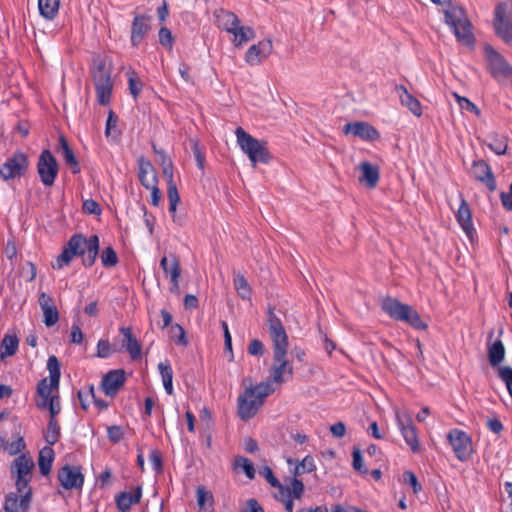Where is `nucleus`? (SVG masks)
<instances>
[{"label": "nucleus", "instance_id": "nucleus-55", "mask_svg": "<svg viewBox=\"0 0 512 512\" xmlns=\"http://www.w3.org/2000/svg\"><path fill=\"white\" fill-rule=\"evenodd\" d=\"M159 42L165 47L172 48L173 37L171 31L166 27H161L159 30Z\"/></svg>", "mask_w": 512, "mask_h": 512}, {"label": "nucleus", "instance_id": "nucleus-35", "mask_svg": "<svg viewBox=\"0 0 512 512\" xmlns=\"http://www.w3.org/2000/svg\"><path fill=\"white\" fill-rule=\"evenodd\" d=\"M196 496L200 510L206 512L213 510L214 499L210 491H207L203 486H199L196 491Z\"/></svg>", "mask_w": 512, "mask_h": 512}, {"label": "nucleus", "instance_id": "nucleus-33", "mask_svg": "<svg viewBox=\"0 0 512 512\" xmlns=\"http://www.w3.org/2000/svg\"><path fill=\"white\" fill-rule=\"evenodd\" d=\"M508 137L497 133L490 134L487 138L488 147L498 155L505 154L508 149Z\"/></svg>", "mask_w": 512, "mask_h": 512}, {"label": "nucleus", "instance_id": "nucleus-63", "mask_svg": "<svg viewBox=\"0 0 512 512\" xmlns=\"http://www.w3.org/2000/svg\"><path fill=\"white\" fill-rule=\"evenodd\" d=\"M128 84L130 93L133 95L134 98H137L142 89L141 81L135 78L134 76H130L128 79Z\"/></svg>", "mask_w": 512, "mask_h": 512}, {"label": "nucleus", "instance_id": "nucleus-32", "mask_svg": "<svg viewBox=\"0 0 512 512\" xmlns=\"http://www.w3.org/2000/svg\"><path fill=\"white\" fill-rule=\"evenodd\" d=\"M234 288L240 298L250 300L252 289L245 276L240 272H234Z\"/></svg>", "mask_w": 512, "mask_h": 512}, {"label": "nucleus", "instance_id": "nucleus-6", "mask_svg": "<svg viewBox=\"0 0 512 512\" xmlns=\"http://www.w3.org/2000/svg\"><path fill=\"white\" fill-rule=\"evenodd\" d=\"M47 369L49 371V382L47 378L39 381L37 385V394L41 398L37 401V407L40 409H48L49 399L52 391L57 390L60 381V363L55 355L48 358Z\"/></svg>", "mask_w": 512, "mask_h": 512}, {"label": "nucleus", "instance_id": "nucleus-59", "mask_svg": "<svg viewBox=\"0 0 512 512\" xmlns=\"http://www.w3.org/2000/svg\"><path fill=\"white\" fill-rule=\"evenodd\" d=\"M48 410L50 412V417L56 418V415L61 411V405L59 401L58 395H52L49 399Z\"/></svg>", "mask_w": 512, "mask_h": 512}, {"label": "nucleus", "instance_id": "nucleus-50", "mask_svg": "<svg viewBox=\"0 0 512 512\" xmlns=\"http://www.w3.org/2000/svg\"><path fill=\"white\" fill-rule=\"evenodd\" d=\"M453 95L456 98V101L458 102L461 109L472 112L477 116L480 115L479 108L474 103H472L468 98L462 97V96L458 95L457 93H453Z\"/></svg>", "mask_w": 512, "mask_h": 512}, {"label": "nucleus", "instance_id": "nucleus-5", "mask_svg": "<svg viewBox=\"0 0 512 512\" xmlns=\"http://www.w3.org/2000/svg\"><path fill=\"white\" fill-rule=\"evenodd\" d=\"M235 135L238 145L248 156L253 167H256L257 163L267 164L271 160V155L265 142H260L248 134L242 127L236 129Z\"/></svg>", "mask_w": 512, "mask_h": 512}, {"label": "nucleus", "instance_id": "nucleus-58", "mask_svg": "<svg viewBox=\"0 0 512 512\" xmlns=\"http://www.w3.org/2000/svg\"><path fill=\"white\" fill-rule=\"evenodd\" d=\"M111 354V346L107 340H99L97 344V356L107 358Z\"/></svg>", "mask_w": 512, "mask_h": 512}, {"label": "nucleus", "instance_id": "nucleus-26", "mask_svg": "<svg viewBox=\"0 0 512 512\" xmlns=\"http://www.w3.org/2000/svg\"><path fill=\"white\" fill-rule=\"evenodd\" d=\"M149 17L146 18L145 16L136 15L132 22L131 27V42L133 46H138L139 43L144 39L146 36L149 25H148Z\"/></svg>", "mask_w": 512, "mask_h": 512}, {"label": "nucleus", "instance_id": "nucleus-23", "mask_svg": "<svg viewBox=\"0 0 512 512\" xmlns=\"http://www.w3.org/2000/svg\"><path fill=\"white\" fill-rule=\"evenodd\" d=\"M473 177L483 182L490 191L496 189V182L489 165L483 161H474L471 169Z\"/></svg>", "mask_w": 512, "mask_h": 512}, {"label": "nucleus", "instance_id": "nucleus-12", "mask_svg": "<svg viewBox=\"0 0 512 512\" xmlns=\"http://www.w3.org/2000/svg\"><path fill=\"white\" fill-rule=\"evenodd\" d=\"M58 170V163L53 154L48 149L43 150L37 162V172L41 182L45 186H52L58 175Z\"/></svg>", "mask_w": 512, "mask_h": 512}, {"label": "nucleus", "instance_id": "nucleus-18", "mask_svg": "<svg viewBox=\"0 0 512 512\" xmlns=\"http://www.w3.org/2000/svg\"><path fill=\"white\" fill-rule=\"evenodd\" d=\"M272 50V41L262 40L247 50L245 60L251 66L258 65L272 53Z\"/></svg>", "mask_w": 512, "mask_h": 512}, {"label": "nucleus", "instance_id": "nucleus-57", "mask_svg": "<svg viewBox=\"0 0 512 512\" xmlns=\"http://www.w3.org/2000/svg\"><path fill=\"white\" fill-rule=\"evenodd\" d=\"M404 481L412 486L413 492L417 494L419 491H421L422 487L420 483L417 480L416 475L411 471H406L403 474Z\"/></svg>", "mask_w": 512, "mask_h": 512}, {"label": "nucleus", "instance_id": "nucleus-41", "mask_svg": "<svg viewBox=\"0 0 512 512\" xmlns=\"http://www.w3.org/2000/svg\"><path fill=\"white\" fill-rule=\"evenodd\" d=\"M18 344L19 340L17 336L6 335L1 342V346L4 348V351H1V358L14 355L17 351Z\"/></svg>", "mask_w": 512, "mask_h": 512}, {"label": "nucleus", "instance_id": "nucleus-49", "mask_svg": "<svg viewBox=\"0 0 512 512\" xmlns=\"http://www.w3.org/2000/svg\"><path fill=\"white\" fill-rule=\"evenodd\" d=\"M260 474L263 475L269 484L272 487H276L279 489L280 494H284L285 487L278 481V479L274 476L272 469L268 466L263 467L260 471Z\"/></svg>", "mask_w": 512, "mask_h": 512}, {"label": "nucleus", "instance_id": "nucleus-38", "mask_svg": "<svg viewBox=\"0 0 512 512\" xmlns=\"http://www.w3.org/2000/svg\"><path fill=\"white\" fill-rule=\"evenodd\" d=\"M14 465L19 478H30L31 470L34 466V463L30 458H27L25 455H21L15 459Z\"/></svg>", "mask_w": 512, "mask_h": 512}, {"label": "nucleus", "instance_id": "nucleus-43", "mask_svg": "<svg viewBox=\"0 0 512 512\" xmlns=\"http://www.w3.org/2000/svg\"><path fill=\"white\" fill-rule=\"evenodd\" d=\"M101 262L105 267H114L118 263V256L112 247H106L101 255Z\"/></svg>", "mask_w": 512, "mask_h": 512}, {"label": "nucleus", "instance_id": "nucleus-48", "mask_svg": "<svg viewBox=\"0 0 512 512\" xmlns=\"http://www.w3.org/2000/svg\"><path fill=\"white\" fill-rule=\"evenodd\" d=\"M235 465L241 467L249 479L255 478V469L253 464L243 456H237L235 458Z\"/></svg>", "mask_w": 512, "mask_h": 512}, {"label": "nucleus", "instance_id": "nucleus-40", "mask_svg": "<svg viewBox=\"0 0 512 512\" xmlns=\"http://www.w3.org/2000/svg\"><path fill=\"white\" fill-rule=\"evenodd\" d=\"M60 437V425L56 418L50 417L47 430L45 432L46 442L52 446L56 444Z\"/></svg>", "mask_w": 512, "mask_h": 512}, {"label": "nucleus", "instance_id": "nucleus-45", "mask_svg": "<svg viewBox=\"0 0 512 512\" xmlns=\"http://www.w3.org/2000/svg\"><path fill=\"white\" fill-rule=\"evenodd\" d=\"M171 338L178 345L186 346L188 344V340L186 338L185 330L179 324H173L170 327Z\"/></svg>", "mask_w": 512, "mask_h": 512}, {"label": "nucleus", "instance_id": "nucleus-30", "mask_svg": "<svg viewBox=\"0 0 512 512\" xmlns=\"http://www.w3.org/2000/svg\"><path fill=\"white\" fill-rule=\"evenodd\" d=\"M120 332L123 334L126 343L123 346L126 348L133 360L140 358L141 345L138 340L133 336L130 327H121Z\"/></svg>", "mask_w": 512, "mask_h": 512}, {"label": "nucleus", "instance_id": "nucleus-3", "mask_svg": "<svg viewBox=\"0 0 512 512\" xmlns=\"http://www.w3.org/2000/svg\"><path fill=\"white\" fill-rule=\"evenodd\" d=\"M442 12L445 24L451 29L457 41L473 48L476 38L465 8L453 0H443Z\"/></svg>", "mask_w": 512, "mask_h": 512}, {"label": "nucleus", "instance_id": "nucleus-2", "mask_svg": "<svg viewBox=\"0 0 512 512\" xmlns=\"http://www.w3.org/2000/svg\"><path fill=\"white\" fill-rule=\"evenodd\" d=\"M99 252V238L92 235L86 239L81 234L73 235L64 246L61 254L52 263L54 269H62L68 266L75 256H82L85 266H92Z\"/></svg>", "mask_w": 512, "mask_h": 512}, {"label": "nucleus", "instance_id": "nucleus-64", "mask_svg": "<svg viewBox=\"0 0 512 512\" xmlns=\"http://www.w3.org/2000/svg\"><path fill=\"white\" fill-rule=\"evenodd\" d=\"M150 462L152 464L153 469L156 472L162 471V458L158 451L153 450L149 456Z\"/></svg>", "mask_w": 512, "mask_h": 512}, {"label": "nucleus", "instance_id": "nucleus-46", "mask_svg": "<svg viewBox=\"0 0 512 512\" xmlns=\"http://www.w3.org/2000/svg\"><path fill=\"white\" fill-rule=\"evenodd\" d=\"M181 275V268L178 257L176 255L172 256V286L170 288L171 292H178L179 290V278Z\"/></svg>", "mask_w": 512, "mask_h": 512}, {"label": "nucleus", "instance_id": "nucleus-16", "mask_svg": "<svg viewBox=\"0 0 512 512\" xmlns=\"http://www.w3.org/2000/svg\"><path fill=\"white\" fill-rule=\"evenodd\" d=\"M343 133L345 135L352 134L365 141H376L380 138V134L376 128L367 122H353L347 123L343 127Z\"/></svg>", "mask_w": 512, "mask_h": 512}, {"label": "nucleus", "instance_id": "nucleus-24", "mask_svg": "<svg viewBox=\"0 0 512 512\" xmlns=\"http://www.w3.org/2000/svg\"><path fill=\"white\" fill-rule=\"evenodd\" d=\"M139 180L145 188L158 183L157 175L151 162L144 157L138 159Z\"/></svg>", "mask_w": 512, "mask_h": 512}, {"label": "nucleus", "instance_id": "nucleus-61", "mask_svg": "<svg viewBox=\"0 0 512 512\" xmlns=\"http://www.w3.org/2000/svg\"><path fill=\"white\" fill-rule=\"evenodd\" d=\"M249 354L253 356H262L264 353V345L260 340L254 339L248 346Z\"/></svg>", "mask_w": 512, "mask_h": 512}, {"label": "nucleus", "instance_id": "nucleus-21", "mask_svg": "<svg viewBox=\"0 0 512 512\" xmlns=\"http://www.w3.org/2000/svg\"><path fill=\"white\" fill-rule=\"evenodd\" d=\"M461 203L459 206V209L456 213V219L463 231L465 232L466 236L473 241V237L475 234V229L473 227L472 223V215L471 210L469 208V205L467 201L464 199L462 195H460Z\"/></svg>", "mask_w": 512, "mask_h": 512}, {"label": "nucleus", "instance_id": "nucleus-22", "mask_svg": "<svg viewBox=\"0 0 512 512\" xmlns=\"http://www.w3.org/2000/svg\"><path fill=\"white\" fill-rule=\"evenodd\" d=\"M32 491L27 490L25 494L21 495L19 501L18 494L9 493L6 495L4 511L5 512H26L30 507Z\"/></svg>", "mask_w": 512, "mask_h": 512}, {"label": "nucleus", "instance_id": "nucleus-28", "mask_svg": "<svg viewBox=\"0 0 512 512\" xmlns=\"http://www.w3.org/2000/svg\"><path fill=\"white\" fill-rule=\"evenodd\" d=\"M217 24L220 28L232 34L240 24L239 18L231 11L224 9L215 12Z\"/></svg>", "mask_w": 512, "mask_h": 512}, {"label": "nucleus", "instance_id": "nucleus-11", "mask_svg": "<svg viewBox=\"0 0 512 512\" xmlns=\"http://www.w3.org/2000/svg\"><path fill=\"white\" fill-rule=\"evenodd\" d=\"M510 14L511 9L507 2H500L495 8L493 20L494 30L496 35L506 43L512 41Z\"/></svg>", "mask_w": 512, "mask_h": 512}, {"label": "nucleus", "instance_id": "nucleus-52", "mask_svg": "<svg viewBox=\"0 0 512 512\" xmlns=\"http://www.w3.org/2000/svg\"><path fill=\"white\" fill-rule=\"evenodd\" d=\"M286 489L290 490V497L300 499L304 492V484L302 481L298 480L294 477L291 481V487H287Z\"/></svg>", "mask_w": 512, "mask_h": 512}, {"label": "nucleus", "instance_id": "nucleus-25", "mask_svg": "<svg viewBox=\"0 0 512 512\" xmlns=\"http://www.w3.org/2000/svg\"><path fill=\"white\" fill-rule=\"evenodd\" d=\"M395 89L398 93L401 104L407 107L413 115L420 117L422 115V105L419 100L410 94L403 85H398Z\"/></svg>", "mask_w": 512, "mask_h": 512}, {"label": "nucleus", "instance_id": "nucleus-19", "mask_svg": "<svg viewBox=\"0 0 512 512\" xmlns=\"http://www.w3.org/2000/svg\"><path fill=\"white\" fill-rule=\"evenodd\" d=\"M357 169L361 172L358 178L361 184L369 189H373L377 186L380 178V169L377 165L368 161H362L357 166Z\"/></svg>", "mask_w": 512, "mask_h": 512}, {"label": "nucleus", "instance_id": "nucleus-47", "mask_svg": "<svg viewBox=\"0 0 512 512\" xmlns=\"http://www.w3.org/2000/svg\"><path fill=\"white\" fill-rule=\"evenodd\" d=\"M314 469H315V464H314L312 457L307 456L295 466V468L293 470V475H294V477H297L306 472H311Z\"/></svg>", "mask_w": 512, "mask_h": 512}, {"label": "nucleus", "instance_id": "nucleus-9", "mask_svg": "<svg viewBox=\"0 0 512 512\" xmlns=\"http://www.w3.org/2000/svg\"><path fill=\"white\" fill-rule=\"evenodd\" d=\"M92 77L99 104L107 105L110 101L113 84L110 70L106 68L103 61L95 62Z\"/></svg>", "mask_w": 512, "mask_h": 512}, {"label": "nucleus", "instance_id": "nucleus-29", "mask_svg": "<svg viewBox=\"0 0 512 512\" xmlns=\"http://www.w3.org/2000/svg\"><path fill=\"white\" fill-rule=\"evenodd\" d=\"M58 152H61L66 165H68L72 169L73 174H77L80 172L78 160L63 135H61L59 138Z\"/></svg>", "mask_w": 512, "mask_h": 512}, {"label": "nucleus", "instance_id": "nucleus-51", "mask_svg": "<svg viewBox=\"0 0 512 512\" xmlns=\"http://www.w3.org/2000/svg\"><path fill=\"white\" fill-rule=\"evenodd\" d=\"M498 375L505 383L509 395L512 396V367H500Z\"/></svg>", "mask_w": 512, "mask_h": 512}, {"label": "nucleus", "instance_id": "nucleus-31", "mask_svg": "<svg viewBox=\"0 0 512 512\" xmlns=\"http://www.w3.org/2000/svg\"><path fill=\"white\" fill-rule=\"evenodd\" d=\"M54 455V450L50 445L45 446L40 450L38 456V466L42 475H48L50 473Z\"/></svg>", "mask_w": 512, "mask_h": 512}, {"label": "nucleus", "instance_id": "nucleus-54", "mask_svg": "<svg viewBox=\"0 0 512 512\" xmlns=\"http://www.w3.org/2000/svg\"><path fill=\"white\" fill-rule=\"evenodd\" d=\"M352 457H353V462H352L353 468L358 472L366 474L367 469H364V463H363V457H362L361 451L359 449L355 448L352 452Z\"/></svg>", "mask_w": 512, "mask_h": 512}, {"label": "nucleus", "instance_id": "nucleus-10", "mask_svg": "<svg viewBox=\"0 0 512 512\" xmlns=\"http://www.w3.org/2000/svg\"><path fill=\"white\" fill-rule=\"evenodd\" d=\"M28 164L27 155L16 151L0 165V177L4 181L20 178L27 172Z\"/></svg>", "mask_w": 512, "mask_h": 512}, {"label": "nucleus", "instance_id": "nucleus-7", "mask_svg": "<svg viewBox=\"0 0 512 512\" xmlns=\"http://www.w3.org/2000/svg\"><path fill=\"white\" fill-rule=\"evenodd\" d=\"M484 58L490 75L501 82L512 75V67L509 62L490 44L484 45Z\"/></svg>", "mask_w": 512, "mask_h": 512}, {"label": "nucleus", "instance_id": "nucleus-15", "mask_svg": "<svg viewBox=\"0 0 512 512\" xmlns=\"http://www.w3.org/2000/svg\"><path fill=\"white\" fill-rule=\"evenodd\" d=\"M57 478L66 490L81 489L84 483L81 469L76 466L64 465L58 470Z\"/></svg>", "mask_w": 512, "mask_h": 512}, {"label": "nucleus", "instance_id": "nucleus-42", "mask_svg": "<svg viewBox=\"0 0 512 512\" xmlns=\"http://www.w3.org/2000/svg\"><path fill=\"white\" fill-rule=\"evenodd\" d=\"M273 384L270 379L253 386V389H255V397L263 403L264 399L275 391Z\"/></svg>", "mask_w": 512, "mask_h": 512}, {"label": "nucleus", "instance_id": "nucleus-17", "mask_svg": "<svg viewBox=\"0 0 512 512\" xmlns=\"http://www.w3.org/2000/svg\"><path fill=\"white\" fill-rule=\"evenodd\" d=\"M125 379L124 370H111L103 376L101 388L106 396L114 397L123 387Z\"/></svg>", "mask_w": 512, "mask_h": 512}, {"label": "nucleus", "instance_id": "nucleus-14", "mask_svg": "<svg viewBox=\"0 0 512 512\" xmlns=\"http://www.w3.org/2000/svg\"><path fill=\"white\" fill-rule=\"evenodd\" d=\"M396 422L407 445L414 453L418 452L420 444L411 416L408 413L401 414L399 411H396Z\"/></svg>", "mask_w": 512, "mask_h": 512}, {"label": "nucleus", "instance_id": "nucleus-36", "mask_svg": "<svg viewBox=\"0 0 512 512\" xmlns=\"http://www.w3.org/2000/svg\"><path fill=\"white\" fill-rule=\"evenodd\" d=\"M505 348L501 341H496L488 348V360L492 367L498 366L504 359Z\"/></svg>", "mask_w": 512, "mask_h": 512}, {"label": "nucleus", "instance_id": "nucleus-53", "mask_svg": "<svg viewBox=\"0 0 512 512\" xmlns=\"http://www.w3.org/2000/svg\"><path fill=\"white\" fill-rule=\"evenodd\" d=\"M162 168H163V175H164V177L167 180V184L168 185L175 184V182L173 180V166H172V162L166 156L162 157Z\"/></svg>", "mask_w": 512, "mask_h": 512}, {"label": "nucleus", "instance_id": "nucleus-62", "mask_svg": "<svg viewBox=\"0 0 512 512\" xmlns=\"http://www.w3.org/2000/svg\"><path fill=\"white\" fill-rule=\"evenodd\" d=\"M83 210L88 214L99 215L101 213L99 204L93 199H87L84 201Z\"/></svg>", "mask_w": 512, "mask_h": 512}, {"label": "nucleus", "instance_id": "nucleus-1", "mask_svg": "<svg viewBox=\"0 0 512 512\" xmlns=\"http://www.w3.org/2000/svg\"><path fill=\"white\" fill-rule=\"evenodd\" d=\"M268 331L272 341L273 359L270 367V379L281 385L293 376V366L287 359L288 335L280 319L269 308Z\"/></svg>", "mask_w": 512, "mask_h": 512}, {"label": "nucleus", "instance_id": "nucleus-27", "mask_svg": "<svg viewBox=\"0 0 512 512\" xmlns=\"http://www.w3.org/2000/svg\"><path fill=\"white\" fill-rule=\"evenodd\" d=\"M142 489L138 486L134 492H121L116 496V505L121 512H127L132 505L140 502Z\"/></svg>", "mask_w": 512, "mask_h": 512}, {"label": "nucleus", "instance_id": "nucleus-39", "mask_svg": "<svg viewBox=\"0 0 512 512\" xmlns=\"http://www.w3.org/2000/svg\"><path fill=\"white\" fill-rule=\"evenodd\" d=\"M232 34L234 35L233 41L236 46H240L242 43L252 40L255 37V32L251 27L240 26V24Z\"/></svg>", "mask_w": 512, "mask_h": 512}, {"label": "nucleus", "instance_id": "nucleus-13", "mask_svg": "<svg viewBox=\"0 0 512 512\" xmlns=\"http://www.w3.org/2000/svg\"><path fill=\"white\" fill-rule=\"evenodd\" d=\"M447 438L453 448L456 457L460 461H465L471 456L472 443L471 439L465 432L454 429L448 433Z\"/></svg>", "mask_w": 512, "mask_h": 512}, {"label": "nucleus", "instance_id": "nucleus-34", "mask_svg": "<svg viewBox=\"0 0 512 512\" xmlns=\"http://www.w3.org/2000/svg\"><path fill=\"white\" fill-rule=\"evenodd\" d=\"M40 14L49 20H52L58 13L60 0H38Z\"/></svg>", "mask_w": 512, "mask_h": 512}, {"label": "nucleus", "instance_id": "nucleus-56", "mask_svg": "<svg viewBox=\"0 0 512 512\" xmlns=\"http://www.w3.org/2000/svg\"><path fill=\"white\" fill-rule=\"evenodd\" d=\"M108 438L113 443H118L123 438V429L120 426L114 425L107 429Z\"/></svg>", "mask_w": 512, "mask_h": 512}, {"label": "nucleus", "instance_id": "nucleus-44", "mask_svg": "<svg viewBox=\"0 0 512 512\" xmlns=\"http://www.w3.org/2000/svg\"><path fill=\"white\" fill-rule=\"evenodd\" d=\"M167 196L169 200V212L174 215L180 202V196L176 184L168 185Z\"/></svg>", "mask_w": 512, "mask_h": 512}, {"label": "nucleus", "instance_id": "nucleus-8", "mask_svg": "<svg viewBox=\"0 0 512 512\" xmlns=\"http://www.w3.org/2000/svg\"><path fill=\"white\" fill-rule=\"evenodd\" d=\"M242 383L246 388L238 397L237 413L241 420L247 421L257 414L263 403L255 397L251 378H244Z\"/></svg>", "mask_w": 512, "mask_h": 512}, {"label": "nucleus", "instance_id": "nucleus-37", "mask_svg": "<svg viewBox=\"0 0 512 512\" xmlns=\"http://www.w3.org/2000/svg\"><path fill=\"white\" fill-rule=\"evenodd\" d=\"M158 369H159V372L162 377L163 386H164L165 391L167 392L168 395H172L173 394V384H172L173 371H172L170 364L168 362H166V363L160 362L158 364Z\"/></svg>", "mask_w": 512, "mask_h": 512}, {"label": "nucleus", "instance_id": "nucleus-4", "mask_svg": "<svg viewBox=\"0 0 512 512\" xmlns=\"http://www.w3.org/2000/svg\"><path fill=\"white\" fill-rule=\"evenodd\" d=\"M382 310L396 321L409 324L417 330H426L428 323L421 319L420 314L410 305L401 303L398 299L387 296L381 302Z\"/></svg>", "mask_w": 512, "mask_h": 512}, {"label": "nucleus", "instance_id": "nucleus-20", "mask_svg": "<svg viewBox=\"0 0 512 512\" xmlns=\"http://www.w3.org/2000/svg\"><path fill=\"white\" fill-rule=\"evenodd\" d=\"M40 308L44 315V323L47 327H52L59 320V313L57 307L51 296L47 293L42 292L38 299Z\"/></svg>", "mask_w": 512, "mask_h": 512}, {"label": "nucleus", "instance_id": "nucleus-60", "mask_svg": "<svg viewBox=\"0 0 512 512\" xmlns=\"http://www.w3.org/2000/svg\"><path fill=\"white\" fill-rule=\"evenodd\" d=\"M117 121H118V117L112 110H110L108 113V118L106 121V128H105V135L107 137L112 135V131L116 128Z\"/></svg>", "mask_w": 512, "mask_h": 512}]
</instances>
